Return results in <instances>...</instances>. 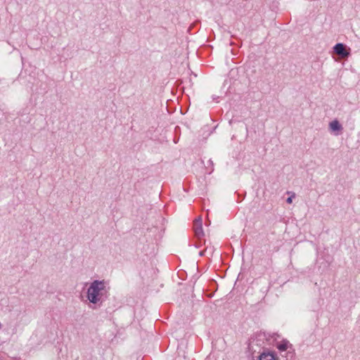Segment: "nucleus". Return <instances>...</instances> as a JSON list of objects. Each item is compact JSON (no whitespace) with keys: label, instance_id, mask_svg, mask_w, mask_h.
<instances>
[{"label":"nucleus","instance_id":"f257e3e1","mask_svg":"<svg viewBox=\"0 0 360 360\" xmlns=\"http://www.w3.org/2000/svg\"><path fill=\"white\" fill-rule=\"evenodd\" d=\"M110 285L105 280H94L91 282L86 290V299L94 308L99 307L110 294Z\"/></svg>","mask_w":360,"mask_h":360},{"label":"nucleus","instance_id":"f03ea898","mask_svg":"<svg viewBox=\"0 0 360 360\" xmlns=\"http://www.w3.org/2000/svg\"><path fill=\"white\" fill-rule=\"evenodd\" d=\"M328 129L334 136H339L342 133L343 127L337 119H335L329 122Z\"/></svg>","mask_w":360,"mask_h":360},{"label":"nucleus","instance_id":"7ed1b4c3","mask_svg":"<svg viewBox=\"0 0 360 360\" xmlns=\"http://www.w3.org/2000/svg\"><path fill=\"white\" fill-rule=\"evenodd\" d=\"M334 52L341 56L342 58H346L349 55V52L345 49V46L342 43H338L333 47Z\"/></svg>","mask_w":360,"mask_h":360},{"label":"nucleus","instance_id":"20e7f679","mask_svg":"<svg viewBox=\"0 0 360 360\" xmlns=\"http://www.w3.org/2000/svg\"><path fill=\"white\" fill-rule=\"evenodd\" d=\"M193 230L197 237L201 238L204 236L201 217H198L194 221Z\"/></svg>","mask_w":360,"mask_h":360},{"label":"nucleus","instance_id":"39448f33","mask_svg":"<svg viewBox=\"0 0 360 360\" xmlns=\"http://www.w3.org/2000/svg\"><path fill=\"white\" fill-rule=\"evenodd\" d=\"M259 360H276V358L273 353L263 352L259 356Z\"/></svg>","mask_w":360,"mask_h":360},{"label":"nucleus","instance_id":"423d86ee","mask_svg":"<svg viewBox=\"0 0 360 360\" xmlns=\"http://www.w3.org/2000/svg\"><path fill=\"white\" fill-rule=\"evenodd\" d=\"M290 346L289 342L288 341H282L277 345V348L281 352H284L288 349V348Z\"/></svg>","mask_w":360,"mask_h":360},{"label":"nucleus","instance_id":"0eeeda50","mask_svg":"<svg viewBox=\"0 0 360 360\" xmlns=\"http://www.w3.org/2000/svg\"><path fill=\"white\" fill-rule=\"evenodd\" d=\"M295 198V194L292 195L291 196L288 197L286 200V202L289 204L292 203V199Z\"/></svg>","mask_w":360,"mask_h":360}]
</instances>
